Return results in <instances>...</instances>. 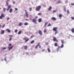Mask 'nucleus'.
<instances>
[{
    "mask_svg": "<svg viewBox=\"0 0 74 74\" xmlns=\"http://www.w3.org/2000/svg\"><path fill=\"white\" fill-rule=\"evenodd\" d=\"M64 44H62V45H61V47H60L61 48H62L63 47V46H64Z\"/></svg>",
    "mask_w": 74,
    "mask_h": 74,
    "instance_id": "nucleus-29",
    "label": "nucleus"
},
{
    "mask_svg": "<svg viewBox=\"0 0 74 74\" xmlns=\"http://www.w3.org/2000/svg\"><path fill=\"white\" fill-rule=\"evenodd\" d=\"M12 45V44H9V46H11Z\"/></svg>",
    "mask_w": 74,
    "mask_h": 74,
    "instance_id": "nucleus-51",
    "label": "nucleus"
},
{
    "mask_svg": "<svg viewBox=\"0 0 74 74\" xmlns=\"http://www.w3.org/2000/svg\"><path fill=\"white\" fill-rule=\"evenodd\" d=\"M22 25H23V23H20L19 24H18V25L19 26H22Z\"/></svg>",
    "mask_w": 74,
    "mask_h": 74,
    "instance_id": "nucleus-12",
    "label": "nucleus"
},
{
    "mask_svg": "<svg viewBox=\"0 0 74 74\" xmlns=\"http://www.w3.org/2000/svg\"><path fill=\"white\" fill-rule=\"evenodd\" d=\"M11 8V6L10 5H8V8H7V11H8L9 10H10V8Z\"/></svg>",
    "mask_w": 74,
    "mask_h": 74,
    "instance_id": "nucleus-6",
    "label": "nucleus"
},
{
    "mask_svg": "<svg viewBox=\"0 0 74 74\" xmlns=\"http://www.w3.org/2000/svg\"><path fill=\"white\" fill-rule=\"evenodd\" d=\"M51 19H52V20H54V21H56V18L54 17H52L51 18Z\"/></svg>",
    "mask_w": 74,
    "mask_h": 74,
    "instance_id": "nucleus-14",
    "label": "nucleus"
},
{
    "mask_svg": "<svg viewBox=\"0 0 74 74\" xmlns=\"http://www.w3.org/2000/svg\"><path fill=\"white\" fill-rule=\"evenodd\" d=\"M58 3H61L60 1H58Z\"/></svg>",
    "mask_w": 74,
    "mask_h": 74,
    "instance_id": "nucleus-52",
    "label": "nucleus"
},
{
    "mask_svg": "<svg viewBox=\"0 0 74 74\" xmlns=\"http://www.w3.org/2000/svg\"><path fill=\"white\" fill-rule=\"evenodd\" d=\"M15 11H18V9L16 8H15Z\"/></svg>",
    "mask_w": 74,
    "mask_h": 74,
    "instance_id": "nucleus-43",
    "label": "nucleus"
},
{
    "mask_svg": "<svg viewBox=\"0 0 74 74\" xmlns=\"http://www.w3.org/2000/svg\"><path fill=\"white\" fill-rule=\"evenodd\" d=\"M47 50H48V52L49 53H50L51 52V50L50 49H49V48H47Z\"/></svg>",
    "mask_w": 74,
    "mask_h": 74,
    "instance_id": "nucleus-23",
    "label": "nucleus"
},
{
    "mask_svg": "<svg viewBox=\"0 0 74 74\" xmlns=\"http://www.w3.org/2000/svg\"><path fill=\"white\" fill-rule=\"evenodd\" d=\"M18 32V30L17 29H16L14 31V33H17Z\"/></svg>",
    "mask_w": 74,
    "mask_h": 74,
    "instance_id": "nucleus-30",
    "label": "nucleus"
},
{
    "mask_svg": "<svg viewBox=\"0 0 74 74\" xmlns=\"http://www.w3.org/2000/svg\"><path fill=\"white\" fill-rule=\"evenodd\" d=\"M12 8H10V10H9V12H10V13H11L12 12Z\"/></svg>",
    "mask_w": 74,
    "mask_h": 74,
    "instance_id": "nucleus-18",
    "label": "nucleus"
},
{
    "mask_svg": "<svg viewBox=\"0 0 74 74\" xmlns=\"http://www.w3.org/2000/svg\"><path fill=\"white\" fill-rule=\"evenodd\" d=\"M30 20L31 21L32 20V18H30Z\"/></svg>",
    "mask_w": 74,
    "mask_h": 74,
    "instance_id": "nucleus-62",
    "label": "nucleus"
},
{
    "mask_svg": "<svg viewBox=\"0 0 74 74\" xmlns=\"http://www.w3.org/2000/svg\"><path fill=\"white\" fill-rule=\"evenodd\" d=\"M54 45L55 46V47H56L58 46V44L56 42H55L54 44Z\"/></svg>",
    "mask_w": 74,
    "mask_h": 74,
    "instance_id": "nucleus-20",
    "label": "nucleus"
},
{
    "mask_svg": "<svg viewBox=\"0 0 74 74\" xmlns=\"http://www.w3.org/2000/svg\"><path fill=\"white\" fill-rule=\"evenodd\" d=\"M9 37H12V36L11 35H10Z\"/></svg>",
    "mask_w": 74,
    "mask_h": 74,
    "instance_id": "nucleus-47",
    "label": "nucleus"
},
{
    "mask_svg": "<svg viewBox=\"0 0 74 74\" xmlns=\"http://www.w3.org/2000/svg\"><path fill=\"white\" fill-rule=\"evenodd\" d=\"M71 31L72 33H74V28H73L72 29H71Z\"/></svg>",
    "mask_w": 74,
    "mask_h": 74,
    "instance_id": "nucleus-24",
    "label": "nucleus"
},
{
    "mask_svg": "<svg viewBox=\"0 0 74 74\" xmlns=\"http://www.w3.org/2000/svg\"><path fill=\"white\" fill-rule=\"evenodd\" d=\"M27 46H24V49H27Z\"/></svg>",
    "mask_w": 74,
    "mask_h": 74,
    "instance_id": "nucleus-27",
    "label": "nucleus"
},
{
    "mask_svg": "<svg viewBox=\"0 0 74 74\" xmlns=\"http://www.w3.org/2000/svg\"><path fill=\"white\" fill-rule=\"evenodd\" d=\"M9 19H10V18L9 17H8L7 18V21H8V20H9Z\"/></svg>",
    "mask_w": 74,
    "mask_h": 74,
    "instance_id": "nucleus-49",
    "label": "nucleus"
},
{
    "mask_svg": "<svg viewBox=\"0 0 74 74\" xmlns=\"http://www.w3.org/2000/svg\"><path fill=\"white\" fill-rule=\"evenodd\" d=\"M43 6L44 7H46V6L45 5H44Z\"/></svg>",
    "mask_w": 74,
    "mask_h": 74,
    "instance_id": "nucleus-58",
    "label": "nucleus"
},
{
    "mask_svg": "<svg viewBox=\"0 0 74 74\" xmlns=\"http://www.w3.org/2000/svg\"><path fill=\"white\" fill-rule=\"evenodd\" d=\"M5 10H6V9L5 8H4L3 9V11H5Z\"/></svg>",
    "mask_w": 74,
    "mask_h": 74,
    "instance_id": "nucleus-37",
    "label": "nucleus"
},
{
    "mask_svg": "<svg viewBox=\"0 0 74 74\" xmlns=\"http://www.w3.org/2000/svg\"><path fill=\"white\" fill-rule=\"evenodd\" d=\"M44 33H46L47 32V30L46 29H44Z\"/></svg>",
    "mask_w": 74,
    "mask_h": 74,
    "instance_id": "nucleus-36",
    "label": "nucleus"
},
{
    "mask_svg": "<svg viewBox=\"0 0 74 74\" xmlns=\"http://www.w3.org/2000/svg\"><path fill=\"white\" fill-rule=\"evenodd\" d=\"M4 60L5 61V62H7V59L6 58V57H5V59H4Z\"/></svg>",
    "mask_w": 74,
    "mask_h": 74,
    "instance_id": "nucleus-44",
    "label": "nucleus"
},
{
    "mask_svg": "<svg viewBox=\"0 0 74 74\" xmlns=\"http://www.w3.org/2000/svg\"><path fill=\"white\" fill-rule=\"evenodd\" d=\"M51 26V24H49L47 26L49 27V26Z\"/></svg>",
    "mask_w": 74,
    "mask_h": 74,
    "instance_id": "nucleus-34",
    "label": "nucleus"
},
{
    "mask_svg": "<svg viewBox=\"0 0 74 74\" xmlns=\"http://www.w3.org/2000/svg\"><path fill=\"white\" fill-rule=\"evenodd\" d=\"M41 8V6L40 5L36 6L35 8V10L36 11H40Z\"/></svg>",
    "mask_w": 74,
    "mask_h": 74,
    "instance_id": "nucleus-1",
    "label": "nucleus"
},
{
    "mask_svg": "<svg viewBox=\"0 0 74 74\" xmlns=\"http://www.w3.org/2000/svg\"><path fill=\"white\" fill-rule=\"evenodd\" d=\"M38 15H41V14L40 13H39L38 14Z\"/></svg>",
    "mask_w": 74,
    "mask_h": 74,
    "instance_id": "nucleus-40",
    "label": "nucleus"
},
{
    "mask_svg": "<svg viewBox=\"0 0 74 74\" xmlns=\"http://www.w3.org/2000/svg\"><path fill=\"white\" fill-rule=\"evenodd\" d=\"M25 12L26 16V17L27 18H28L29 17V15H28V13H27V11L26 10H25Z\"/></svg>",
    "mask_w": 74,
    "mask_h": 74,
    "instance_id": "nucleus-4",
    "label": "nucleus"
},
{
    "mask_svg": "<svg viewBox=\"0 0 74 74\" xmlns=\"http://www.w3.org/2000/svg\"><path fill=\"white\" fill-rule=\"evenodd\" d=\"M71 5H74V3H71Z\"/></svg>",
    "mask_w": 74,
    "mask_h": 74,
    "instance_id": "nucleus-48",
    "label": "nucleus"
},
{
    "mask_svg": "<svg viewBox=\"0 0 74 74\" xmlns=\"http://www.w3.org/2000/svg\"><path fill=\"white\" fill-rule=\"evenodd\" d=\"M3 50L5 49H6V48L5 47H4V48H3Z\"/></svg>",
    "mask_w": 74,
    "mask_h": 74,
    "instance_id": "nucleus-53",
    "label": "nucleus"
},
{
    "mask_svg": "<svg viewBox=\"0 0 74 74\" xmlns=\"http://www.w3.org/2000/svg\"><path fill=\"white\" fill-rule=\"evenodd\" d=\"M47 24H48V22H47L45 23L44 25L43 26L44 27H45Z\"/></svg>",
    "mask_w": 74,
    "mask_h": 74,
    "instance_id": "nucleus-15",
    "label": "nucleus"
},
{
    "mask_svg": "<svg viewBox=\"0 0 74 74\" xmlns=\"http://www.w3.org/2000/svg\"><path fill=\"white\" fill-rule=\"evenodd\" d=\"M28 25V23H27V22H26L24 24V25H25L26 26L27 25Z\"/></svg>",
    "mask_w": 74,
    "mask_h": 74,
    "instance_id": "nucleus-28",
    "label": "nucleus"
},
{
    "mask_svg": "<svg viewBox=\"0 0 74 74\" xmlns=\"http://www.w3.org/2000/svg\"><path fill=\"white\" fill-rule=\"evenodd\" d=\"M39 48H40V49L41 48V46L40 45H39Z\"/></svg>",
    "mask_w": 74,
    "mask_h": 74,
    "instance_id": "nucleus-54",
    "label": "nucleus"
},
{
    "mask_svg": "<svg viewBox=\"0 0 74 74\" xmlns=\"http://www.w3.org/2000/svg\"><path fill=\"white\" fill-rule=\"evenodd\" d=\"M37 32H36V34H37Z\"/></svg>",
    "mask_w": 74,
    "mask_h": 74,
    "instance_id": "nucleus-64",
    "label": "nucleus"
},
{
    "mask_svg": "<svg viewBox=\"0 0 74 74\" xmlns=\"http://www.w3.org/2000/svg\"><path fill=\"white\" fill-rule=\"evenodd\" d=\"M1 25L0 24V28H1Z\"/></svg>",
    "mask_w": 74,
    "mask_h": 74,
    "instance_id": "nucleus-59",
    "label": "nucleus"
},
{
    "mask_svg": "<svg viewBox=\"0 0 74 74\" xmlns=\"http://www.w3.org/2000/svg\"><path fill=\"white\" fill-rule=\"evenodd\" d=\"M5 26V24H3L2 26V28H4Z\"/></svg>",
    "mask_w": 74,
    "mask_h": 74,
    "instance_id": "nucleus-42",
    "label": "nucleus"
},
{
    "mask_svg": "<svg viewBox=\"0 0 74 74\" xmlns=\"http://www.w3.org/2000/svg\"><path fill=\"white\" fill-rule=\"evenodd\" d=\"M51 9H52V7L51 6H50L48 9V11H51Z\"/></svg>",
    "mask_w": 74,
    "mask_h": 74,
    "instance_id": "nucleus-16",
    "label": "nucleus"
},
{
    "mask_svg": "<svg viewBox=\"0 0 74 74\" xmlns=\"http://www.w3.org/2000/svg\"><path fill=\"white\" fill-rule=\"evenodd\" d=\"M53 40L55 42L56 41V42H58V40H57L56 38H53Z\"/></svg>",
    "mask_w": 74,
    "mask_h": 74,
    "instance_id": "nucleus-8",
    "label": "nucleus"
},
{
    "mask_svg": "<svg viewBox=\"0 0 74 74\" xmlns=\"http://www.w3.org/2000/svg\"><path fill=\"white\" fill-rule=\"evenodd\" d=\"M25 21H28V19H25Z\"/></svg>",
    "mask_w": 74,
    "mask_h": 74,
    "instance_id": "nucleus-60",
    "label": "nucleus"
},
{
    "mask_svg": "<svg viewBox=\"0 0 74 74\" xmlns=\"http://www.w3.org/2000/svg\"><path fill=\"white\" fill-rule=\"evenodd\" d=\"M71 18L72 20H74V17H71Z\"/></svg>",
    "mask_w": 74,
    "mask_h": 74,
    "instance_id": "nucleus-35",
    "label": "nucleus"
},
{
    "mask_svg": "<svg viewBox=\"0 0 74 74\" xmlns=\"http://www.w3.org/2000/svg\"><path fill=\"white\" fill-rule=\"evenodd\" d=\"M6 5L7 6H8V1H6Z\"/></svg>",
    "mask_w": 74,
    "mask_h": 74,
    "instance_id": "nucleus-26",
    "label": "nucleus"
},
{
    "mask_svg": "<svg viewBox=\"0 0 74 74\" xmlns=\"http://www.w3.org/2000/svg\"><path fill=\"white\" fill-rule=\"evenodd\" d=\"M45 51V49H43L42 50V52H43V51Z\"/></svg>",
    "mask_w": 74,
    "mask_h": 74,
    "instance_id": "nucleus-57",
    "label": "nucleus"
},
{
    "mask_svg": "<svg viewBox=\"0 0 74 74\" xmlns=\"http://www.w3.org/2000/svg\"><path fill=\"white\" fill-rule=\"evenodd\" d=\"M1 8H0V10H1Z\"/></svg>",
    "mask_w": 74,
    "mask_h": 74,
    "instance_id": "nucleus-63",
    "label": "nucleus"
},
{
    "mask_svg": "<svg viewBox=\"0 0 74 74\" xmlns=\"http://www.w3.org/2000/svg\"><path fill=\"white\" fill-rule=\"evenodd\" d=\"M40 36H42V31H41L39 30L38 32Z\"/></svg>",
    "mask_w": 74,
    "mask_h": 74,
    "instance_id": "nucleus-5",
    "label": "nucleus"
},
{
    "mask_svg": "<svg viewBox=\"0 0 74 74\" xmlns=\"http://www.w3.org/2000/svg\"><path fill=\"white\" fill-rule=\"evenodd\" d=\"M56 12V10H53V13H55V12Z\"/></svg>",
    "mask_w": 74,
    "mask_h": 74,
    "instance_id": "nucleus-45",
    "label": "nucleus"
},
{
    "mask_svg": "<svg viewBox=\"0 0 74 74\" xmlns=\"http://www.w3.org/2000/svg\"><path fill=\"white\" fill-rule=\"evenodd\" d=\"M21 33H22V31H20L18 32V34H21Z\"/></svg>",
    "mask_w": 74,
    "mask_h": 74,
    "instance_id": "nucleus-22",
    "label": "nucleus"
},
{
    "mask_svg": "<svg viewBox=\"0 0 74 74\" xmlns=\"http://www.w3.org/2000/svg\"><path fill=\"white\" fill-rule=\"evenodd\" d=\"M13 47V46H12L10 47H8V49H9L8 50L9 51H10L11 49H12Z\"/></svg>",
    "mask_w": 74,
    "mask_h": 74,
    "instance_id": "nucleus-10",
    "label": "nucleus"
},
{
    "mask_svg": "<svg viewBox=\"0 0 74 74\" xmlns=\"http://www.w3.org/2000/svg\"><path fill=\"white\" fill-rule=\"evenodd\" d=\"M4 17H5V15H4V14H1L0 16V19H3V18H4Z\"/></svg>",
    "mask_w": 74,
    "mask_h": 74,
    "instance_id": "nucleus-3",
    "label": "nucleus"
},
{
    "mask_svg": "<svg viewBox=\"0 0 74 74\" xmlns=\"http://www.w3.org/2000/svg\"><path fill=\"white\" fill-rule=\"evenodd\" d=\"M60 48V46H58V48H57V51H59V49Z\"/></svg>",
    "mask_w": 74,
    "mask_h": 74,
    "instance_id": "nucleus-25",
    "label": "nucleus"
},
{
    "mask_svg": "<svg viewBox=\"0 0 74 74\" xmlns=\"http://www.w3.org/2000/svg\"><path fill=\"white\" fill-rule=\"evenodd\" d=\"M35 37V36H31V37Z\"/></svg>",
    "mask_w": 74,
    "mask_h": 74,
    "instance_id": "nucleus-55",
    "label": "nucleus"
},
{
    "mask_svg": "<svg viewBox=\"0 0 74 74\" xmlns=\"http://www.w3.org/2000/svg\"><path fill=\"white\" fill-rule=\"evenodd\" d=\"M4 30H2L1 31V34H4Z\"/></svg>",
    "mask_w": 74,
    "mask_h": 74,
    "instance_id": "nucleus-13",
    "label": "nucleus"
},
{
    "mask_svg": "<svg viewBox=\"0 0 74 74\" xmlns=\"http://www.w3.org/2000/svg\"><path fill=\"white\" fill-rule=\"evenodd\" d=\"M40 43L39 42V43H38V45H37V46H40Z\"/></svg>",
    "mask_w": 74,
    "mask_h": 74,
    "instance_id": "nucleus-41",
    "label": "nucleus"
},
{
    "mask_svg": "<svg viewBox=\"0 0 74 74\" xmlns=\"http://www.w3.org/2000/svg\"><path fill=\"white\" fill-rule=\"evenodd\" d=\"M6 31H7L8 33H10V32H11V30L8 29H6Z\"/></svg>",
    "mask_w": 74,
    "mask_h": 74,
    "instance_id": "nucleus-11",
    "label": "nucleus"
},
{
    "mask_svg": "<svg viewBox=\"0 0 74 74\" xmlns=\"http://www.w3.org/2000/svg\"><path fill=\"white\" fill-rule=\"evenodd\" d=\"M61 42L62 43V44H64V41L63 40H61Z\"/></svg>",
    "mask_w": 74,
    "mask_h": 74,
    "instance_id": "nucleus-33",
    "label": "nucleus"
},
{
    "mask_svg": "<svg viewBox=\"0 0 74 74\" xmlns=\"http://www.w3.org/2000/svg\"><path fill=\"white\" fill-rule=\"evenodd\" d=\"M12 40V38H10L9 40V41H10Z\"/></svg>",
    "mask_w": 74,
    "mask_h": 74,
    "instance_id": "nucleus-46",
    "label": "nucleus"
},
{
    "mask_svg": "<svg viewBox=\"0 0 74 74\" xmlns=\"http://www.w3.org/2000/svg\"><path fill=\"white\" fill-rule=\"evenodd\" d=\"M55 35H56V34H57V33H58V31H55Z\"/></svg>",
    "mask_w": 74,
    "mask_h": 74,
    "instance_id": "nucleus-32",
    "label": "nucleus"
},
{
    "mask_svg": "<svg viewBox=\"0 0 74 74\" xmlns=\"http://www.w3.org/2000/svg\"><path fill=\"white\" fill-rule=\"evenodd\" d=\"M26 38H24V40H25V42H27V41H28L29 40V39H27L26 40Z\"/></svg>",
    "mask_w": 74,
    "mask_h": 74,
    "instance_id": "nucleus-17",
    "label": "nucleus"
},
{
    "mask_svg": "<svg viewBox=\"0 0 74 74\" xmlns=\"http://www.w3.org/2000/svg\"><path fill=\"white\" fill-rule=\"evenodd\" d=\"M32 22L33 23H34L35 24H37V19L35 18H34L32 20Z\"/></svg>",
    "mask_w": 74,
    "mask_h": 74,
    "instance_id": "nucleus-2",
    "label": "nucleus"
},
{
    "mask_svg": "<svg viewBox=\"0 0 74 74\" xmlns=\"http://www.w3.org/2000/svg\"><path fill=\"white\" fill-rule=\"evenodd\" d=\"M34 42L35 41L34 40H32L31 42H30V43L31 44H33Z\"/></svg>",
    "mask_w": 74,
    "mask_h": 74,
    "instance_id": "nucleus-21",
    "label": "nucleus"
},
{
    "mask_svg": "<svg viewBox=\"0 0 74 74\" xmlns=\"http://www.w3.org/2000/svg\"><path fill=\"white\" fill-rule=\"evenodd\" d=\"M32 8H30L29 11H32Z\"/></svg>",
    "mask_w": 74,
    "mask_h": 74,
    "instance_id": "nucleus-31",
    "label": "nucleus"
},
{
    "mask_svg": "<svg viewBox=\"0 0 74 74\" xmlns=\"http://www.w3.org/2000/svg\"><path fill=\"white\" fill-rule=\"evenodd\" d=\"M64 10L65 12H66V8H64Z\"/></svg>",
    "mask_w": 74,
    "mask_h": 74,
    "instance_id": "nucleus-39",
    "label": "nucleus"
},
{
    "mask_svg": "<svg viewBox=\"0 0 74 74\" xmlns=\"http://www.w3.org/2000/svg\"><path fill=\"white\" fill-rule=\"evenodd\" d=\"M35 18H38V16H36L35 17Z\"/></svg>",
    "mask_w": 74,
    "mask_h": 74,
    "instance_id": "nucleus-61",
    "label": "nucleus"
},
{
    "mask_svg": "<svg viewBox=\"0 0 74 74\" xmlns=\"http://www.w3.org/2000/svg\"><path fill=\"white\" fill-rule=\"evenodd\" d=\"M13 4H15V1H14L13 2Z\"/></svg>",
    "mask_w": 74,
    "mask_h": 74,
    "instance_id": "nucleus-56",
    "label": "nucleus"
},
{
    "mask_svg": "<svg viewBox=\"0 0 74 74\" xmlns=\"http://www.w3.org/2000/svg\"><path fill=\"white\" fill-rule=\"evenodd\" d=\"M42 21V18H40L39 19H38V22H39V23H40V22H41Z\"/></svg>",
    "mask_w": 74,
    "mask_h": 74,
    "instance_id": "nucleus-9",
    "label": "nucleus"
},
{
    "mask_svg": "<svg viewBox=\"0 0 74 74\" xmlns=\"http://www.w3.org/2000/svg\"><path fill=\"white\" fill-rule=\"evenodd\" d=\"M38 46L36 45V47H35V48H36V49H37Z\"/></svg>",
    "mask_w": 74,
    "mask_h": 74,
    "instance_id": "nucleus-50",
    "label": "nucleus"
},
{
    "mask_svg": "<svg viewBox=\"0 0 74 74\" xmlns=\"http://www.w3.org/2000/svg\"><path fill=\"white\" fill-rule=\"evenodd\" d=\"M67 14H70V12H69V10H67Z\"/></svg>",
    "mask_w": 74,
    "mask_h": 74,
    "instance_id": "nucleus-38",
    "label": "nucleus"
},
{
    "mask_svg": "<svg viewBox=\"0 0 74 74\" xmlns=\"http://www.w3.org/2000/svg\"><path fill=\"white\" fill-rule=\"evenodd\" d=\"M57 27L53 28V30L54 32H56L57 31Z\"/></svg>",
    "mask_w": 74,
    "mask_h": 74,
    "instance_id": "nucleus-7",
    "label": "nucleus"
},
{
    "mask_svg": "<svg viewBox=\"0 0 74 74\" xmlns=\"http://www.w3.org/2000/svg\"><path fill=\"white\" fill-rule=\"evenodd\" d=\"M62 14H60L59 15V17L60 18H62Z\"/></svg>",
    "mask_w": 74,
    "mask_h": 74,
    "instance_id": "nucleus-19",
    "label": "nucleus"
}]
</instances>
